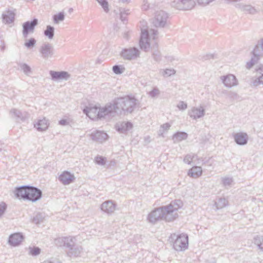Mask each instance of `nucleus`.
<instances>
[{
	"label": "nucleus",
	"mask_w": 263,
	"mask_h": 263,
	"mask_svg": "<svg viewBox=\"0 0 263 263\" xmlns=\"http://www.w3.org/2000/svg\"><path fill=\"white\" fill-rule=\"evenodd\" d=\"M183 205V202L180 199L174 200L167 205L154 209L148 214L147 220L153 224L161 220L173 222L178 218L177 212Z\"/></svg>",
	"instance_id": "obj_1"
},
{
	"label": "nucleus",
	"mask_w": 263,
	"mask_h": 263,
	"mask_svg": "<svg viewBox=\"0 0 263 263\" xmlns=\"http://www.w3.org/2000/svg\"><path fill=\"white\" fill-rule=\"evenodd\" d=\"M14 193L16 198L32 202L39 200L43 195L42 191L40 189L28 185L16 187Z\"/></svg>",
	"instance_id": "obj_2"
},
{
	"label": "nucleus",
	"mask_w": 263,
	"mask_h": 263,
	"mask_svg": "<svg viewBox=\"0 0 263 263\" xmlns=\"http://www.w3.org/2000/svg\"><path fill=\"white\" fill-rule=\"evenodd\" d=\"M168 241L172 244L174 250L178 252L185 251L189 247V237L186 234H172Z\"/></svg>",
	"instance_id": "obj_3"
},
{
	"label": "nucleus",
	"mask_w": 263,
	"mask_h": 263,
	"mask_svg": "<svg viewBox=\"0 0 263 263\" xmlns=\"http://www.w3.org/2000/svg\"><path fill=\"white\" fill-rule=\"evenodd\" d=\"M117 101L120 113L122 111L132 113L136 108L137 101L135 97H132L118 98Z\"/></svg>",
	"instance_id": "obj_4"
},
{
	"label": "nucleus",
	"mask_w": 263,
	"mask_h": 263,
	"mask_svg": "<svg viewBox=\"0 0 263 263\" xmlns=\"http://www.w3.org/2000/svg\"><path fill=\"white\" fill-rule=\"evenodd\" d=\"M140 51L135 47L128 48H123L121 50L120 55L124 60H132L140 57Z\"/></svg>",
	"instance_id": "obj_5"
},
{
	"label": "nucleus",
	"mask_w": 263,
	"mask_h": 263,
	"mask_svg": "<svg viewBox=\"0 0 263 263\" xmlns=\"http://www.w3.org/2000/svg\"><path fill=\"white\" fill-rule=\"evenodd\" d=\"M38 25V20L34 18L31 21H28L22 25V34L24 38L26 39L28 35L33 33L35 27Z\"/></svg>",
	"instance_id": "obj_6"
},
{
	"label": "nucleus",
	"mask_w": 263,
	"mask_h": 263,
	"mask_svg": "<svg viewBox=\"0 0 263 263\" xmlns=\"http://www.w3.org/2000/svg\"><path fill=\"white\" fill-rule=\"evenodd\" d=\"M168 17V14L163 10L157 11L153 21L156 27L164 28Z\"/></svg>",
	"instance_id": "obj_7"
},
{
	"label": "nucleus",
	"mask_w": 263,
	"mask_h": 263,
	"mask_svg": "<svg viewBox=\"0 0 263 263\" xmlns=\"http://www.w3.org/2000/svg\"><path fill=\"white\" fill-rule=\"evenodd\" d=\"M39 52L41 55V57L45 60H48L53 57L54 54V49L52 45L49 43H46L43 44L40 47Z\"/></svg>",
	"instance_id": "obj_8"
},
{
	"label": "nucleus",
	"mask_w": 263,
	"mask_h": 263,
	"mask_svg": "<svg viewBox=\"0 0 263 263\" xmlns=\"http://www.w3.org/2000/svg\"><path fill=\"white\" fill-rule=\"evenodd\" d=\"M148 36V31L147 30H142L139 44L140 49L145 52L148 51L151 48Z\"/></svg>",
	"instance_id": "obj_9"
},
{
	"label": "nucleus",
	"mask_w": 263,
	"mask_h": 263,
	"mask_svg": "<svg viewBox=\"0 0 263 263\" xmlns=\"http://www.w3.org/2000/svg\"><path fill=\"white\" fill-rule=\"evenodd\" d=\"M220 78L224 85L228 88L237 86L238 84L236 77L232 74L222 76Z\"/></svg>",
	"instance_id": "obj_10"
},
{
	"label": "nucleus",
	"mask_w": 263,
	"mask_h": 263,
	"mask_svg": "<svg viewBox=\"0 0 263 263\" xmlns=\"http://www.w3.org/2000/svg\"><path fill=\"white\" fill-rule=\"evenodd\" d=\"M24 239V236L22 233H14L9 235L8 243L11 246L16 247L21 245Z\"/></svg>",
	"instance_id": "obj_11"
},
{
	"label": "nucleus",
	"mask_w": 263,
	"mask_h": 263,
	"mask_svg": "<svg viewBox=\"0 0 263 263\" xmlns=\"http://www.w3.org/2000/svg\"><path fill=\"white\" fill-rule=\"evenodd\" d=\"M188 115L193 119L201 118L205 115V109L203 106L193 107L188 111Z\"/></svg>",
	"instance_id": "obj_12"
},
{
	"label": "nucleus",
	"mask_w": 263,
	"mask_h": 263,
	"mask_svg": "<svg viewBox=\"0 0 263 263\" xmlns=\"http://www.w3.org/2000/svg\"><path fill=\"white\" fill-rule=\"evenodd\" d=\"M235 142L239 145H245L248 143L249 137L246 133L239 132L233 134Z\"/></svg>",
	"instance_id": "obj_13"
},
{
	"label": "nucleus",
	"mask_w": 263,
	"mask_h": 263,
	"mask_svg": "<svg viewBox=\"0 0 263 263\" xmlns=\"http://www.w3.org/2000/svg\"><path fill=\"white\" fill-rule=\"evenodd\" d=\"M117 204L112 200H107L103 202L101 205V210L108 215H110L116 210Z\"/></svg>",
	"instance_id": "obj_14"
},
{
	"label": "nucleus",
	"mask_w": 263,
	"mask_h": 263,
	"mask_svg": "<svg viewBox=\"0 0 263 263\" xmlns=\"http://www.w3.org/2000/svg\"><path fill=\"white\" fill-rule=\"evenodd\" d=\"M75 179L74 175L68 171L63 172L59 176V181L64 185L70 184L74 181Z\"/></svg>",
	"instance_id": "obj_15"
},
{
	"label": "nucleus",
	"mask_w": 263,
	"mask_h": 263,
	"mask_svg": "<svg viewBox=\"0 0 263 263\" xmlns=\"http://www.w3.org/2000/svg\"><path fill=\"white\" fill-rule=\"evenodd\" d=\"M133 127V124L129 121L118 123L115 125L116 129L121 134H126L127 132Z\"/></svg>",
	"instance_id": "obj_16"
},
{
	"label": "nucleus",
	"mask_w": 263,
	"mask_h": 263,
	"mask_svg": "<svg viewBox=\"0 0 263 263\" xmlns=\"http://www.w3.org/2000/svg\"><path fill=\"white\" fill-rule=\"evenodd\" d=\"M90 136L93 141L99 143L104 142L108 138V136L106 133L100 130H96L91 133Z\"/></svg>",
	"instance_id": "obj_17"
},
{
	"label": "nucleus",
	"mask_w": 263,
	"mask_h": 263,
	"mask_svg": "<svg viewBox=\"0 0 263 263\" xmlns=\"http://www.w3.org/2000/svg\"><path fill=\"white\" fill-rule=\"evenodd\" d=\"M50 75L52 80L54 81L67 80L70 77V74L65 71H55L51 70L50 71Z\"/></svg>",
	"instance_id": "obj_18"
},
{
	"label": "nucleus",
	"mask_w": 263,
	"mask_h": 263,
	"mask_svg": "<svg viewBox=\"0 0 263 263\" xmlns=\"http://www.w3.org/2000/svg\"><path fill=\"white\" fill-rule=\"evenodd\" d=\"M15 13L14 11L8 9L2 15V22L5 24L13 23L15 20Z\"/></svg>",
	"instance_id": "obj_19"
},
{
	"label": "nucleus",
	"mask_w": 263,
	"mask_h": 263,
	"mask_svg": "<svg viewBox=\"0 0 263 263\" xmlns=\"http://www.w3.org/2000/svg\"><path fill=\"white\" fill-rule=\"evenodd\" d=\"M10 113L14 117L16 120L24 122L28 119L29 115L26 111L22 112L15 108H13L10 111Z\"/></svg>",
	"instance_id": "obj_20"
},
{
	"label": "nucleus",
	"mask_w": 263,
	"mask_h": 263,
	"mask_svg": "<svg viewBox=\"0 0 263 263\" xmlns=\"http://www.w3.org/2000/svg\"><path fill=\"white\" fill-rule=\"evenodd\" d=\"M56 242H60L61 244L60 246L63 245L65 248L69 249L76 244V238L74 237H65L59 238L55 240Z\"/></svg>",
	"instance_id": "obj_21"
},
{
	"label": "nucleus",
	"mask_w": 263,
	"mask_h": 263,
	"mask_svg": "<svg viewBox=\"0 0 263 263\" xmlns=\"http://www.w3.org/2000/svg\"><path fill=\"white\" fill-rule=\"evenodd\" d=\"M104 107L109 115L113 113L120 112L117 98L114 100L112 102L107 103Z\"/></svg>",
	"instance_id": "obj_22"
},
{
	"label": "nucleus",
	"mask_w": 263,
	"mask_h": 263,
	"mask_svg": "<svg viewBox=\"0 0 263 263\" xmlns=\"http://www.w3.org/2000/svg\"><path fill=\"white\" fill-rule=\"evenodd\" d=\"M251 54L260 60V57L263 55V39L258 41L251 52Z\"/></svg>",
	"instance_id": "obj_23"
},
{
	"label": "nucleus",
	"mask_w": 263,
	"mask_h": 263,
	"mask_svg": "<svg viewBox=\"0 0 263 263\" xmlns=\"http://www.w3.org/2000/svg\"><path fill=\"white\" fill-rule=\"evenodd\" d=\"M99 108L97 106L93 107H86L83 109V111L84 114L86 115L89 118L94 119H97V114L99 111Z\"/></svg>",
	"instance_id": "obj_24"
},
{
	"label": "nucleus",
	"mask_w": 263,
	"mask_h": 263,
	"mask_svg": "<svg viewBox=\"0 0 263 263\" xmlns=\"http://www.w3.org/2000/svg\"><path fill=\"white\" fill-rule=\"evenodd\" d=\"M82 251L81 246L74 244L72 247L67 249V254L70 257H78Z\"/></svg>",
	"instance_id": "obj_25"
},
{
	"label": "nucleus",
	"mask_w": 263,
	"mask_h": 263,
	"mask_svg": "<svg viewBox=\"0 0 263 263\" xmlns=\"http://www.w3.org/2000/svg\"><path fill=\"white\" fill-rule=\"evenodd\" d=\"M158 44L156 42L151 46L152 50V55L153 58L156 62H159L161 60V54L160 51L158 50Z\"/></svg>",
	"instance_id": "obj_26"
},
{
	"label": "nucleus",
	"mask_w": 263,
	"mask_h": 263,
	"mask_svg": "<svg viewBox=\"0 0 263 263\" xmlns=\"http://www.w3.org/2000/svg\"><path fill=\"white\" fill-rule=\"evenodd\" d=\"M188 135L184 132H177L172 136L174 143H178L182 140H186Z\"/></svg>",
	"instance_id": "obj_27"
},
{
	"label": "nucleus",
	"mask_w": 263,
	"mask_h": 263,
	"mask_svg": "<svg viewBox=\"0 0 263 263\" xmlns=\"http://www.w3.org/2000/svg\"><path fill=\"white\" fill-rule=\"evenodd\" d=\"M49 126L48 121L44 118L42 120H39L36 124H34V127L36 128L38 131H44L46 130Z\"/></svg>",
	"instance_id": "obj_28"
},
{
	"label": "nucleus",
	"mask_w": 263,
	"mask_h": 263,
	"mask_svg": "<svg viewBox=\"0 0 263 263\" xmlns=\"http://www.w3.org/2000/svg\"><path fill=\"white\" fill-rule=\"evenodd\" d=\"M202 168L200 166H194L190 169L187 175L192 178H197L202 175Z\"/></svg>",
	"instance_id": "obj_29"
},
{
	"label": "nucleus",
	"mask_w": 263,
	"mask_h": 263,
	"mask_svg": "<svg viewBox=\"0 0 263 263\" xmlns=\"http://www.w3.org/2000/svg\"><path fill=\"white\" fill-rule=\"evenodd\" d=\"M228 204V201L225 198H219L217 201H215L213 206H215V210L217 211L226 207Z\"/></svg>",
	"instance_id": "obj_30"
},
{
	"label": "nucleus",
	"mask_w": 263,
	"mask_h": 263,
	"mask_svg": "<svg viewBox=\"0 0 263 263\" xmlns=\"http://www.w3.org/2000/svg\"><path fill=\"white\" fill-rule=\"evenodd\" d=\"M253 243L260 251L263 252V236H255L253 237Z\"/></svg>",
	"instance_id": "obj_31"
},
{
	"label": "nucleus",
	"mask_w": 263,
	"mask_h": 263,
	"mask_svg": "<svg viewBox=\"0 0 263 263\" xmlns=\"http://www.w3.org/2000/svg\"><path fill=\"white\" fill-rule=\"evenodd\" d=\"M196 3L194 0H182L183 11L190 10L195 6Z\"/></svg>",
	"instance_id": "obj_32"
},
{
	"label": "nucleus",
	"mask_w": 263,
	"mask_h": 263,
	"mask_svg": "<svg viewBox=\"0 0 263 263\" xmlns=\"http://www.w3.org/2000/svg\"><path fill=\"white\" fill-rule=\"evenodd\" d=\"M44 34L49 40H52L53 38L54 35V27L50 25H47L46 26V29L44 31Z\"/></svg>",
	"instance_id": "obj_33"
},
{
	"label": "nucleus",
	"mask_w": 263,
	"mask_h": 263,
	"mask_svg": "<svg viewBox=\"0 0 263 263\" xmlns=\"http://www.w3.org/2000/svg\"><path fill=\"white\" fill-rule=\"evenodd\" d=\"M36 44V40L34 37L26 39L24 42V46L28 49H32Z\"/></svg>",
	"instance_id": "obj_34"
},
{
	"label": "nucleus",
	"mask_w": 263,
	"mask_h": 263,
	"mask_svg": "<svg viewBox=\"0 0 263 263\" xmlns=\"http://www.w3.org/2000/svg\"><path fill=\"white\" fill-rule=\"evenodd\" d=\"M109 116L104 107H99L97 114V120L105 119L106 116Z\"/></svg>",
	"instance_id": "obj_35"
},
{
	"label": "nucleus",
	"mask_w": 263,
	"mask_h": 263,
	"mask_svg": "<svg viewBox=\"0 0 263 263\" xmlns=\"http://www.w3.org/2000/svg\"><path fill=\"white\" fill-rule=\"evenodd\" d=\"M44 219V215L43 213L38 212L32 218V221L34 223L37 224H40L43 221Z\"/></svg>",
	"instance_id": "obj_36"
},
{
	"label": "nucleus",
	"mask_w": 263,
	"mask_h": 263,
	"mask_svg": "<svg viewBox=\"0 0 263 263\" xmlns=\"http://www.w3.org/2000/svg\"><path fill=\"white\" fill-rule=\"evenodd\" d=\"M258 76L252 81V85L257 87L259 85L263 84V72H257Z\"/></svg>",
	"instance_id": "obj_37"
},
{
	"label": "nucleus",
	"mask_w": 263,
	"mask_h": 263,
	"mask_svg": "<svg viewBox=\"0 0 263 263\" xmlns=\"http://www.w3.org/2000/svg\"><path fill=\"white\" fill-rule=\"evenodd\" d=\"M65 14L63 12H60L57 14H54L53 16V20L55 24H58L60 22H62L64 20Z\"/></svg>",
	"instance_id": "obj_38"
},
{
	"label": "nucleus",
	"mask_w": 263,
	"mask_h": 263,
	"mask_svg": "<svg viewBox=\"0 0 263 263\" xmlns=\"http://www.w3.org/2000/svg\"><path fill=\"white\" fill-rule=\"evenodd\" d=\"M41 249L38 247H30L29 248V254L33 256H35L38 255H39L41 253Z\"/></svg>",
	"instance_id": "obj_39"
},
{
	"label": "nucleus",
	"mask_w": 263,
	"mask_h": 263,
	"mask_svg": "<svg viewBox=\"0 0 263 263\" xmlns=\"http://www.w3.org/2000/svg\"><path fill=\"white\" fill-rule=\"evenodd\" d=\"M242 11L245 13L252 14H253L256 12V9L254 8V7L250 5L246 4H245Z\"/></svg>",
	"instance_id": "obj_40"
},
{
	"label": "nucleus",
	"mask_w": 263,
	"mask_h": 263,
	"mask_svg": "<svg viewBox=\"0 0 263 263\" xmlns=\"http://www.w3.org/2000/svg\"><path fill=\"white\" fill-rule=\"evenodd\" d=\"M161 74L164 77H170L176 73V70L174 69H165L161 70Z\"/></svg>",
	"instance_id": "obj_41"
},
{
	"label": "nucleus",
	"mask_w": 263,
	"mask_h": 263,
	"mask_svg": "<svg viewBox=\"0 0 263 263\" xmlns=\"http://www.w3.org/2000/svg\"><path fill=\"white\" fill-rule=\"evenodd\" d=\"M102 7L105 12L108 13L109 11V5L107 0H96Z\"/></svg>",
	"instance_id": "obj_42"
},
{
	"label": "nucleus",
	"mask_w": 263,
	"mask_h": 263,
	"mask_svg": "<svg viewBox=\"0 0 263 263\" xmlns=\"http://www.w3.org/2000/svg\"><path fill=\"white\" fill-rule=\"evenodd\" d=\"M172 7L179 10H183L182 0H174L171 4Z\"/></svg>",
	"instance_id": "obj_43"
},
{
	"label": "nucleus",
	"mask_w": 263,
	"mask_h": 263,
	"mask_svg": "<svg viewBox=\"0 0 263 263\" xmlns=\"http://www.w3.org/2000/svg\"><path fill=\"white\" fill-rule=\"evenodd\" d=\"M95 162L100 165H104L106 162V158L104 157L98 155L95 157Z\"/></svg>",
	"instance_id": "obj_44"
},
{
	"label": "nucleus",
	"mask_w": 263,
	"mask_h": 263,
	"mask_svg": "<svg viewBox=\"0 0 263 263\" xmlns=\"http://www.w3.org/2000/svg\"><path fill=\"white\" fill-rule=\"evenodd\" d=\"M125 70V68L123 65H115L112 67V71L116 74H120Z\"/></svg>",
	"instance_id": "obj_45"
},
{
	"label": "nucleus",
	"mask_w": 263,
	"mask_h": 263,
	"mask_svg": "<svg viewBox=\"0 0 263 263\" xmlns=\"http://www.w3.org/2000/svg\"><path fill=\"white\" fill-rule=\"evenodd\" d=\"M171 125L168 123H166L161 125L160 129L159 131V136H163V134L165 131H167L170 129Z\"/></svg>",
	"instance_id": "obj_46"
},
{
	"label": "nucleus",
	"mask_w": 263,
	"mask_h": 263,
	"mask_svg": "<svg viewBox=\"0 0 263 263\" xmlns=\"http://www.w3.org/2000/svg\"><path fill=\"white\" fill-rule=\"evenodd\" d=\"M259 60V59L252 55L250 61L247 63L246 67L247 69H250L255 63Z\"/></svg>",
	"instance_id": "obj_47"
},
{
	"label": "nucleus",
	"mask_w": 263,
	"mask_h": 263,
	"mask_svg": "<svg viewBox=\"0 0 263 263\" xmlns=\"http://www.w3.org/2000/svg\"><path fill=\"white\" fill-rule=\"evenodd\" d=\"M21 69L26 74H28L31 72L30 67L25 63H22L20 64Z\"/></svg>",
	"instance_id": "obj_48"
},
{
	"label": "nucleus",
	"mask_w": 263,
	"mask_h": 263,
	"mask_svg": "<svg viewBox=\"0 0 263 263\" xmlns=\"http://www.w3.org/2000/svg\"><path fill=\"white\" fill-rule=\"evenodd\" d=\"M196 155L193 154H188L186 155L183 159V161L184 163H187L188 164H190L193 160V159L196 157Z\"/></svg>",
	"instance_id": "obj_49"
},
{
	"label": "nucleus",
	"mask_w": 263,
	"mask_h": 263,
	"mask_svg": "<svg viewBox=\"0 0 263 263\" xmlns=\"http://www.w3.org/2000/svg\"><path fill=\"white\" fill-rule=\"evenodd\" d=\"M227 95L228 98L232 100H237L239 98V95L234 91H230L228 92Z\"/></svg>",
	"instance_id": "obj_50"
},
{
	"label": "nucleus",
	"mask_w": 263,
	"mask_h": 263,
	"mask_svg": "<svg viewBox=\"0 0 263 263\" xmlns=\"http://www.w3.org/2000/svg\"><path fill=\"white\" fill-rule=\"evenodd\" d=\"M233 182V178L230 177H224L222 178V183L224 186L230 185Z\"/></svg>",
	"instance_id": "obj_51"
},
{
	"label": "nucleus",
	"mask_w": 263,
	"mask_h": 263,
	"mask_svg": "<svg viewBox=\"0 0 263 263\" xmlns=\"http://www.w3.org/2000/svg\"><path fill=\"white\" fill-rule=\"evenodd\" d=\"M7 209V204L4 202L0 203V217L5 213Z\"/></svg>",
	"instance_id": "obj_52"
},
{
	"label": "nucleus",
	"mask_w": 263,
	"mask_h": 263,
	"mask_svg": "<svg viewBox=\"0 0 263 263\" xmlns=\"http://www.w3.org/2000/svg\"><path fill=\"white\" fill-rule=\"evenodd\" d=\"M148 93L152 98H154L160 93V91L158 88H154Z\"/></svg>",
	"instance_id": "obj_53"
},
{
	"label": "nucleus",
	"mask_w": 263,
	"mask_h": 263,
	"mask_svg": "<svg viewBox=\"0 0 263 263\" xmlns=\"http://www.w3.org/2000/svg\"><path fill=\"white\" fill-rule=\"evenodd\" d=\"M187 105L186 103H184L183 101H180L179 104L177 105V107L180 110H185L187 108Z\"/></svg>",
	"instance_id": "obj_54"
},
{
	"label": "nucleus",
	"mask_w": 263,
	"mask_h": 263,
	"mask_svg": "<svg viewBox=\"0 0 263 263\" xmlns=\"http://www.w3.org/2000/svg\"><path fill=\"white\" fill-rule=\"evenodd\" d=\"M197 4L201 6L204 7L210 4L209 0H197Z\"/></svg>",
	"instance_id": "obj_55"
},
{
	"label": "nucleus",
	"mask_w": 263,
	"mask_h": 263,
	"mask_svg": "<svg viewBox=\"0 0 263 263\" xmlns=\"http://www.w3.org/2000/svg\"><path fill=\"white\" fill-rule=\"evenodd\" d=\"M124 10H122V12L120 13V20L123 22V24H126L127 23V15H124Z\"/></svg>",
	"instance_id": "obj_56"
},
{
	"label": "nucleus",
	"mask_w": 263,
	"mask_h": 263,
	"mask_svg": "<svg viewBox=\"0 0 263 263\" xmlns=\"http://www.w3.org/2000/svg\"><path fill=\"white\" fill-rule=\"evenodd\" d=\"M59 124L61 125L65 126L69 124V122L66 119H61L59 121Z\"/></svg>",
	"instance_id": "obj_57"
},
{
	"label": "nucleus",
	"mask_w": 263,
	"mask_h": 263,
	"mask_svg": "<svg viewBox=\"0 0 263 263\" xmlns=\"http://www.w3.org/2000/svg\"><path fill=\"white\" fill-rule=\"evenodd\" d=\"M245 4H243V3H236L235 4V7L239 9L240 11H242L243 10V6H244Z\"/></svg>",
	"instance_id": "obj_58"
},
{
	"label": "nucleus",
	"mask_w": 263,
	"mask_h": 263,
	"mask_svg": "<svg viewBox=\"0 0 263 263\" xmlns=\"http://www.w3.org/2000/svg\"><path fill=\"white\" fill-rule=\"evenodd\" d=\"M151 32H152V35L153 36V39L155 40L156 39V36L158 33V30L155 29H151Z\"/></svg>",
	"instance_id": "obj_59"
},
{
	"label": "nucleus",
	"mask_w": 263,
	"mask_h": 263,
	"mask_svg": "<svg viewBox=\"0 0 263 263\" xmlns=\"http://www.w3.org/2000/svg\"><path fill=\"white\" fill-rule=\"evenodd\" d=\"M0 48L1 51H4L5 50L6 46L5 44V42L3 40H0Z\"/></svg>",
	"instance_id": "obj_60"
},
{
	"label": "nucleus",
	"mask_w": 263,
	"mask_h": 263,
	"mask_svg": "<svg viewBox=\"0 0 263 263\" xmlns=\"http://www.w3.org/2000/svg\"><path fill=\"white\" fill-rule=\"evenodd\" d=\"M124 10V15H128V14H130V10L129 9H125L124 8H120L119 9V12L120 13H121V12H122V10Z\"/></svg>",
	"instance_id": "obj_61"
},
{
	"label": "nucleus",
	"mask_w": 263,
	"mask_h": 263,
	"mask_svg": "<svg viewBox=\"0 0 263 263\" xmlns=\"http://www.w3.org/2000/svg\"><path fill=\"white\" fill-rule=\"evenodd\" d=\"M144 4L142 6V9L143 10H147L149 8V5L147 4V2L144 1Z\"/></svg>",
	"instance_id": "obj_62"
},
{
	"label": "nucleus",
	"mask_w": 263,
	"mask_h": 263,
	"mask_svg": "<svg viewBox=\"0 0 263 263\" xmlns=\"http://www.w3.org/2000/svg\"><path fill=\"white\" fill-rule=\"evenodd\" d=\"M257 72H263V64H260L256 69Z\"/></svg>",
	"instance_id": "obj_63"
},
{
	"label": "nucleus",
	"mask_w": 263,
	"mask_h": 263,
	"mask_svg": "<svg viewBox=\"0 0 263 263\" xmlns=\"http://www.w3.org/2000/svg\"><path fill=\"white\" fill-rule=\"evenodd\" d=\"M43 263H62L59 260H56L55 261H51V260H45Z\"/></svg>",
	"instance_id": "obj_64"
}]
</instances>
